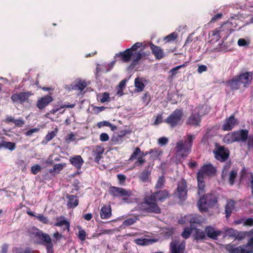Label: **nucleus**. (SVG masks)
<instances>
[{"label":"nucleus","mask_w":253,"mask_h":253,"mask_svg":"<svg viewBox=\"0 0 253 253\" xmlns=\"http://www.w3.org/2000/svg\"><path fill=\"white\" fill-rule=\"evenodd\" d=\"M171 197L169 191L166 189L155 190L150 195H146L141 205V210L146 213L159 214L161 210L157 202L163 203Z\"/></svg>","instance_id":"nucleus-1"},{"label":"nucleus","mask_w":253,"mask_h":253,"mask_svg":"<svg viewBox=\"0 0 253 253\" xmlns=\"http://www.w3.org/2000/svg\"><path fill=\"white\" fill-rule=\"evenodd\" d=\"M253 77V72H246L234 77L229 80L224 84L226 86L229 87L232 91L237 90L240 88L242 84L244 88H247L251 84Z\"/></svg>","instance_id":"nucleus-2"},{"label":"nucleus","mask_w":253,"mask_h":253,"mask_svg":"<svg viewBox=\"0 0 253 253\" xmlns=\"http://www.w3.org/2000/svg\"><path fill=\"white\" fill-rule=\"evenodd\" d=\"M216 173V169L211 164H205L201 167L197 174L198 182V194L200 196L205 192L206 176L211 177L214 176Z\"/></svg>","instance_id":"nucleus-3"},{"label":"nucleus","mask_w":253,"mask_h":253,"mask_svg":"<svg viewBox=\"0 0 253 253\" xmlns=\"http://www.w3.org/2000/svg\"><path fill=\"white\" fill-rule=\"evenodd\" d=\"M195 139L194 135L188 134L184 141L181 140L177 142L175 147L177 153L180 154L182 158L187 157L191 152Z\"/></svg>","instance_id":"nucleus-4"},{"label":"nucleus","mask_w":253,"mask_h":253,"mask_svg":"<svg viewBox=\"0 0 253 253\" xmlns=\"http://www.w3.org/2000/svg\"><path fill=\"white\" fill-rule=\"evenodd\" d=\"M224 248L229 253H253V237L249 239L246 244L237 246L230 243L224 245Z\"/></svg>","instance_id":"nucleus-5"},{"label":"nucleus","mask_w":253,"mask_h":253,"mask_svg":"<svg viewBox=\"0 0 253 253\" xmlns=\"http://www.w3.org/2000/svg\"><path fill=\"white\" fill-rule=\"evenodd\" d=\"M249 131L242 129L226 134L223 138L224 143L229 144L235 142L241 141L245 142L248 139Z\"/></svg>","instance_id":"nucleus-6"},{"label":"nucleus","mask_w":253,"mask_h":253,"mask_svg":"<svg viewBox=\"0 0 253 253\" xmlns=\"http://www.w3.org/2000/svg\"><path fill=\"white\" fill-rule=\"evenodd\" d=\"M217 202V197L212 194H205L202 196L198 202L197 205L199 211L203 213L208 211L209 208L215 206Z\"/></svg>","instance_id":"nucleus-7"},{"label":"nucleus","mask_w":253,"mask_h":253,"mask_svg":"<svg viewBox=\"0 0 253 253\" xmlns=\"http://www.w3.org/2000/svg\"><path fill=\"white\" fill-rule=\"evenodd\" d=\"M183 117V111L181 109H176L165 119L164 122L170 127L174 128L182 125Z\"/></svg>","instance_id":"nucleus-8"},{"label":"nucleus","mask_w":253,"mask_h":253,"mask_svg":"<svg viewBox=\"0 0 253 253\" xmlns=\"http://www.w3.org/2000/svg\"><path fill=\"white\" fill-rule=\"evenodd\" d=\"M35 236L40 240V243L46 247L47 253H54L53 244L50 236L48 234L36 229Z\"/></svg>","instance_id":"nucleus-9"},{"label":"nucleus","mask_w":253,"mask_h":253,"mask_svg":"<svg viewBox=\"0 0 253 253\" xmlns=\"http://www.w3.org/2000/svg\"><path fill=\"white\" fill-rule=\"evenodd\" d=\"M109 193L114 197H123L122 200L125 203L129 202L128 197L131 195L129 190L116 186H111L109 189Z\"/></svg>","instance_id":"nucleus-10"},{"label":"nucleus","mask_w":253,"mask_h":253,"mask_svg":"<svg viewBox=\"0 0 253 253\" xmlns=\"http://www.w3.org/2000/svg\"><path fill=\"white\" fill-rule=\"evenodd\" d=\"M213 153L215 158L221 162H225L229 158L230 154L228 149L218 143L215 144Z\"/></svg>","instance_id":"nucleus-11"},{"label":"nucleus","mask_w":253,"mask_h":253,"mask_svg":"<svg viewBox=\"0 0 253 253\" xmlns=\"http://www.w3.org/2000/svg\"><path fill=\"white\" fill-rule=\"evenodd\" d=\"M176 191L180 201H185L187 199L188 187L186 180L182 178L178 182Z\"/></svg>","instance_id":"nucleus-12"},{"label":"nucleus","mask_w":253,"mask_h":253,"mask_svg":"<svg viewBox=\"0 0 253 253\" xmlns=\"http://www.w3.org/2000/svg\"><path fill=\"white\" fill-rule=\"evenodd\" d=\"M33 94V93L30 91L19 92L12 94L11 99L13 102H18L20 104H23L26 102H28L29 98Z\"/></svg>","instance_id":"nucleus-13"},{"label":"nucleus","mask_w":253,"mask_h":253,"mask_svg":"<svg viewBox=\"0 0 253 253\" xmlns=\"http://www.w3.org/2000/svg\"><path fill=\"white\" fill-rule=\"evenodd\" d=\"M170 253H184L185 251V242H180L178 240L172 241L169 244Z\"/></svg>","instance_id":"nucleus-14"},{"label":"nucleus","mask_w":253,"mask_h":253,"mask_svg":"<svg viewBox=\"0 0 253 253\" xmlns=\"http://www.w3.org/2000/svg\"><path fill=\"white\" fill-rule=\"evenodd\" d=\"M230 25L229 23H223L219 28H216L211 32V36L214 37L216 40H219L221 38L220 35L222 32L227 33L230 31Z\"/></svg>","instance_id":"nucleus-15"},{"label":"nucleus","mask_w":253,"mask_h":253,"mask_svg":"<svg viewBox=\"0 0 253 253\" xmlns=\"http://www.w3.org/2000/svg\"><path fill=\"white\" fill-rule=\"evenodd\" d=\"M237 124H238V120L235 118L234 115H231L225 120V123L222 126V130L224 131L231 130Z\"/></svg>","instance_id":"nucleus-16"},{"label":"nucleus","mask_w":253,"mask_h":253,"mask_svg":"<svg viewBox=\"0 0 253 253\" xmlns=\"http://www.w3.org/2000/svg\"><path fill=\"white\" fill-rule=\"evenodd\" d=\"M149 45L156 59L160 60L165 56L164 51L160 46L156 45L152 42H150Z\"/></svg>","instance_id":"nucleus-17"},{"label":"nucleus","mask_w":253,"mask_h":253,"mask_svg":"<svg viewBox=\"0 0 253 253\" xmlns=\"http://www.w3.org/2000/svg\"><path fill=\"white\" fill-rule=\"evenodd\" d=\"M205 231L209 238L213 240H216L217 237L221 236L222 234V231L220 230L216 229L211 226H206Z\"/></svg>","instance_id":"nucleus-18"},{"label":"nucleus","mask_w":253,"mask_h":253,"mask_svg":"<svg viewBox=\"0 0 253 253\" xmlns=\"http://www.w3.org/2000/svg\"><path fill=\"white\" fill-rule=\"evenodd\" d=\"M53 100L52 97L49 95H46L38 99L36 106L40 110H42L47 106Z\"/></svg>","instance_id":"nucleus-19"},{"label":"nucleus","mask_w":253,"mask_h":253,"mask_svg":"<svg viewBox=\"0 0 253 253\" xmlns=\"http://www.w3.org/2000/svg\"><path fill=\"white\" fill-rule=\"evenodd\" d=\"M201 118L198 113H192L187 119L186 124L187 125L200 126Z\"/></svg>","instance_id":"nucleus-20"},{"label":"nucleus","mask_w":253,"mask_h":253,"mask_svg":"<svg viewBox=\"0 0 253 253\" xmlns=\"http://www.w3.org/2000/svg\"><path fill=\"white\" fill-rule=\"evenodd\" d=\"M132 55V52L128 48H127L125 51L116 54V56L120 57V60L122 62L127 63L131 60Z\"/></svg>","instance_id":"nucleus-21"},{"label":"nucleus","mask_w":253,"mask_h":253,"mask_svg":"<svg viewBox=\"0 0 253 253\" xmlns=\"http://www.w3.org/2000/svg\"><path fill=\"white\" fill-rule=\"evenodd\" d=\"M70 163L78 170L81 169L84 161L80 155H75L69 159Z\"/></svg>","instance_id":"nucleus-22"},{"label":"nucleus","mask_w":253,"mask_h":253,"mask_svg":"<svg viewBox=\"0 0 253 253\" xmlns=\"http://www.w3.org/2000/svg\"><path fill=\"white\" fill-rule=\"evenodd\" d=\"M100 217L102 219H107L112 215V210L110 205H104L100 210Z\"/></svg>","instance_id":"nucleus-23"},{"label":"nucleus","mask_w":253,"mask_h":253,"mask_svg":"<svg viewBox=\"0 0 253 253\" xmlns=\"http://www.w3.org/2000/svg\"><path fill=\"white\" fill-rule=\"evenodd\" d=\"M66 198L68 199L67 205L68 208L74 209L79 205V201L76 196L74 195H67Z\"/></svg>","instance_id":"nucleus-24"},{"label":"nucleus","mask_w":253,"mask_h":253,"mask_svg":"<svg viewBox=\"0 0 253 253\" xmlns=\"http://www.w3.org/2000/svg\"><path fill=\"white\" fill-rule=\"evenodd\" d=\"M141 51L142 50L138 52H132V61L130 65V67L133 68L134 66H135L136 65L138 64L139 61L141 59L143 56V53Z\"/></svg>","instance_id":"nucleus-25"},{"label":"nucleus","mask_w":253,"mask_h":253,"mask_svg":"<svg viewBox=\"0 0 253 253\" xmlns=\"http://www.w3.org/2000/svg\"><path fill=\"white\" fill-rule=\"evenodd\" d=\"M151 170H149V166L146 167L139 176V180L143 182L150 181Z\"/></svg>","instance_id":"nucleus-26"},{"label":"nucleus","mask_w":253,"mask_h":253,"mask_svg":"<svg viewBox=\"0 0 253 253\" xmlns=\"http://www.w3.org/2000/svg\"><path fill=\"white\" fill-rule=\"evenodd\" d=\"M65 225L66 229L68 231L70 229V224L69 221L64 219V217L61 216L56 218V222L54 224V226L58 227H61Z\"/></svg>","instance_id":"nucleus-27"},{"label":"nucleus","mask_w":253,"mask_h":253,"mask_svg":"<svg viewBox=\"0 0 253 253\" xmlns=\"http://www.w3.org/2000/svg\"><path fill=\"white\" fill-rule=\"evenodd\" d=\"M234 207L235 202L234 201L230 200L227 201V204L225 207V211L226 213V216L227 217L230 216Z\"/></svg>","instance_id":"nucleus-28"},{"label":"nucleus","mask_w":253,"mask_h":253,"mask_svg":"<svg viewBox=\"0 0 253 253\" xmlns=\"http://www.w3.org/2000/svg\"><path fill=\"white\" fill-rule=\"evenodd\" d=\"M195 232L194 234V238L196 240H203L206 239V233L205 231H203L201 229H195Z\"/></svg>","instance_id":"nucleus-29"},{"label":"nucleus","mask_w":253,"mask_h":253,"mask_svg":"<svg viewBox=\"0 0 253 253\" xmlns=\"http://www.w3.org/2000/svg\"><path fill=\"white\" fill-rule=\"evenodd\" d=\"M2 147H4L10 151H12L15 149L16 144L14 142L2 140L0 142V149H1Z\"/></svg>","instance_id":"nucleus-30"},{"label":"nucleus","mask_w":253,"mask_h":253,"mask_svg":"<svg viewBox=\"0 0 253 253\" xmlns=\"http://www.w3.org/2000/svg\"><path fill=\"white\" fill-rule=\"evenodd\" d=\"M57 130H53L48 132L42 141V145H46L49 141H51L56 135Z\"/></svg>","instance_id":"nucleus-31"},{"label":"nucleus","mask_w":253,"mask_h":253,"mask_svg":"<svg viewBox=\"0 0 253 253\" xmlns=\"http://www.w3.org/2000/svg\"><path fill=\"white\" fill-rule=\"evenodd\" d=\"M87 86L85 81L80 80L77 81L73 87V89L80 90L82 92Z\"/></svg>","instance_id":"nucleus-32"},{"label":"nucleus","mask_w":253,"mask_h":253,"mask_svg":"<svg viewBox=\"0 0 253 253\" xmlns=\"http://www.w3.org/2000/svg\"><path fill=\"white\" fill-rule=\"evenodd\" d=\"M165 182L166 180L164 176L159 177L157 183L154 187L155 190H162V189L165 187Z\"/></svg>","instance_id":"nucleus-33"},{"label":"nucleus","mask_w":253,"mask_h":253,"mask_svg":"<svg viewBox=\"0 0 253 253\" xmlns=\"http://www.w3.org/2000/svg\"><path fill=\"white\" fill-rule=\"evenodd\" d=\"M140 153H141V149H140V148H139L138 147H135L134 149L133 153H132L129 159H128V161H130V162H132L134 160H137V159H138V158H139L140 157H141Z\"/></svg>","instance_id":"nucleus-34"},{"label":"nucleus","mask_w":253,"mask_h":253,"mask_svg":"<svg viewBox=\"0 0 253 253\" xmlns=\"http://www.w3.org/2000/svg\"><path fill=\"white\" fill-rule=\"evenodd\" d=\"M202 222L201 218L199 216L194 215L189 219L190 227L194 229H195V224H200Z\"/></svg>","instance_id":"nucleus-35"},{"label":"nucleus","mask_w":253,"mask_h":253,"mask_svg":"<svg viewBox=\"0 0 253 253\" xmlns=\"http://www.w3.org/2000/svg\"><path fill=\"white\" fill-rule=\"evenodd\" d=\"M135 86L137 91H141L145 87V84L142 82V79L136 78L134 80Z\"/></svg>","instance_id":"nucleus-36"},{"label":"nucleus","mask_w":253,"mask_h":253,"mask_svg":"<svg viewBox=\"0 0 253 253\" xmlns=\"http://www.w3.org/2000/svg\"><path fill=\"white\" fill-rule=\"evenodd\" d=\"M65 166V164H57L53 166V169L49 170L50 173H59Z\"/></svg>","instance_id":"nucleus-37"},{"label":"nucleus","mask_w":253,"mask_h":253,"mask_svg":"<svg viewBox=\"0 0 253 253\" xmlns=\"http://www.w3.org/2000/svg\"><path fill=\"white\" fill-rule=\"evenodd\" d=\"M237 176V170H232L229 174L228 181L230 185L232 186L234 185L235 180Z\"/></svg>","instance_id":"nucleus-38"},{"label":"nucleus","mask_w":253,"mask_h":253,"mask_svg":"<svg viewBox=\"0 0 253 253\" xmlns=\"http://www.w3.org/2000/svg\"><path fill=\"white\" fill-rule=\"evenodd\" d=\"M151 151H152L151 157L154 160L157 159L163 154V151L159 148L151 149Z\"/></svg>","instance_id":"nucleus-39"},{"label":"nucleus","mask_w":253,"mask_h":253,"mask_svg":"<svg viewBox=\"0 0 253 253\" xmlns=\"http://www.w3.org/2000/svg\"><path fill=\"white\" fill-rule=\"evenodd\" d=\"M75 104H64L61 105L58 108H54L52 110L50 111V112L52 114H55L57 111H59L60 109L64 108H73L75 106Z\"/></svg>","instance_id":"nucleus-40"},{"label":"nucleus","mask_w":253,"mask_h":253,"mask_svg":"<svg viewBox=\"0 0 253 253\" xmlns=\"http://www.w3.org/2000/svg\"><path fill=\"white\" fill-rule=\"evenodd\" d=\"M14 253H33V251L30 248H27L24 250L21 247L15 248L13 250Z\"/></svg>","instance_id":"nucleus-41"},{"label":"nucleus","mask_w":253,"mask_h":253,"mask_svg":"<svg viewBox=\"0 0 253 253\" xmlns=\"http://www.w3.org/2000/svg\"><path fill=\"white\" fill-rule=\"evenodd\" d=\"M136 220L137 218L136 217H129L123 221L122 225L125 226H129L134 223Z\"/></svg>","instance_id":"nucleus-42"},{"label":"nucleus","mask_w":253,"mask_h":253,"mask_svg":"<svg viewBox=\"0 0 253 253\" xmlns=\"http://www.w3.org/2000/svg\"><path fill=\"white\" fill-rule=\"evenodd\" d=\"M193 229H194L192 228L191 227L189 228V227L185 228L181 234L182 237L185 239L188 238L190 237V236L192 233V230H193Z\"/></svg>","instance_id":"nucleus-43"},{"label":"nucleus","mask_w":253,"mask_h":253,"mask_svg":"<svg viewBox=\"0 0 253 253\" xmlns=\"http://www.w3.org/2000/svg\"><path fill=\"white\" fill-rule=\"evenodd\" d=\"M103 153V149H97L95 151L94 153V161L95 162L98 163L102 158V154Z\"/></svg>","instance_id":"nucleus-44"},{"label":"nucleus","mask_w":253,"mask_h":253,"mask_svg":"<svg viewBox=\"0 0 253 253\" xmlns=\"http://www.w3.org/2000/svg\"><path fill=\"white\" fill-rule=\"evenodd\" d=\"M177 37V34L175 32L171 33L164 38V40L166 42L174 41Z\"/></svg>","instance_id":"nucleus-45"},{"label":"nucleus","mask_w":253,"mask_h":253,"mask_svg":"<svg viewBox=\"0 0 253 253\" xmlns=\"http://www.w3.org/2000/svg\"><path fill=\"white\" fill-rule=\"evenodd\" d=\"M79 229L78 238L82 241H84L86 239V234L85 231L82 229L81 227H78Z\"/></svg>","instance_id":"nucleus-46"},{"label":"nucleus","mask_w":253,"mask_h":253,"mask_svg":"<svg viewBox=\"0 0 253 253\" xmlns=\"http://www.w3.org/2000/svg\"><path fill=\"white\" fill-rule=\"evenodd\" d=\"M136 161L135 162L134 165L135 167H140L143 166L144 163L146 162V160L144 158H142V157H140L136 160Z\"/></svg>","instance_id":"nucleus-47"},{"label":"nucleus","mask_w":253,"mask_h":253,"mask_svg":"<svg viewBox=\"0 0 253 253\" xmlns=\"http://www.w3.org/2000/svg\"><path fill=\"white\" fill-rule=\"evenodd\" d=\"M100 102L101 103H105L106 102H110V98L109 93L105 92L103 93L100 97Z\"/></svg>","instance_id":"nucleus-48"},{"label":"nucleus","mask_w":253,"mask_h":253,"mask_svg":"<svg viewBox=\"0 0 253 253\" xmlns=\"http://www.w3.org/2000/svg\"><path fill=\"white\" fill-rule=\"evenodd\" d=\"M187 62H185L184 64L175 67L170 70V72L171 73L172 76L175 75L177 73V71L181 68L185 67L187 66Z\"/></svg>","instance_id":"nucleus-49"},{"label":"nucleus","mask_w":253,"mask_h":253,"mask_svg":"<svg viewBox=\"0 0 253 253\" xmlns=\"http://www.w3.org/2000/svg\"><path fill=\"white\" fill-rule=\"evenodd\" d=\"M25 123V121L22 118L15 119L14 124L17 127H22Z\"/></svg>","instance_id":"nucleus-50"},{"label":"nucleus","mask_w":253,"mask_h":253,"mask_svg":"<svg viewBox=\"0 0 253 253\" xmlns=\"http://www.w3.org/2000/svg\"><path fill=\"white\" fill-rule=\"evenodd\" d=\"M141 46H142V43L137 42L135 43L130 48H129L128 49L131 52H138L137 51L138 48L140 47Z\"/></svg>","instance_id":"nucleus-51"},{"label":"nucleus","mask_w":253,"mask_h":253,"mask_svg":"<svg viewBox=\"0 0 253 253\" xmlns=\"http://www.w3.org/2000/svg\"><path fill=\"white\" fill-rule=\"evenodd\" d=\"M36 218L43 223L47 224L48 223V220L47 218L42 214H40L38 215H37Z\"/></svg>","instance_id":"nucleus-52"},{"label":"nucleus","mask_w":253,"mask_h":253,"mask_svg":"<svg viewBox=\"0 0 253 253\" xmlns=\"http://www.w3.org/2000/svg\"><path fill=\"white\" fill-rule=\"evenodd\" d=\"M41 167L39 165H35L31 167V172L33 174H36L41 170Z\"/></svg>","instance_id":"nucleus-53"},{"label":"nucleus","mask_w":253,"mask_h":253,"mask_svg":"<svg viewBox=\"0 0 253 253\" xmlns=\"http://www.w3.org/2000/svg\"><path fill=\"white\" fill-rule=\"evenodd\" d=\"M238 231L236 230H234L232 228L228 229L226 230V233L228 236L230 237L234 238L235 237L236 234L237 233Z\"/></svg>","instance_id":"nucleus-54"},{"label":"nucleus","mask_w":253,"mask_h":253,"mask_svg":"<svg viewBox=\"0 0 253 253\" xmlns=\"http://www.w3.org/2000/svg\"><path fill=\"white\" fill-rule=\"evenodd\" d=\"M223 17L222 13H219L214 15L211 19L210 23H214L218 20L221 19Z\"/></svg>","instance_id":"nucleus-55"},{"label":"nucleus","mask_w":253,"mask_h":253,"mask_svg":"<svg viewBox=\"0 0 253 253\" xmlns=\"http://www.w3.org/2000/svg\"><path fill=\"white\" fill-rule=\"evenodd\" d=\"M117 177L119 181V184L121 185L124 184L126 178V176L123 174H119L117 175Z\"/></svg>","instance_id":"nucleus-56"},{"label":"nucleus","mask_w":253,"mask_h":253,"mask_svg":"<svg viewBox=\"0 0 253 253\" xmlns=\"http://www.w3.org/2000/svg\"><path fill=\"white\" fill-rule=\"evenodd\" d=\"M40 130L39 128H33L29 129L25 133L26 136H31L34 133L38 132Z\"/></svg>","instance_id":"nucleus-57"},{"label":"nucleus","mask_w":253,"mask_h":253,"mask_svg":"<svg viewBox=\"0 0 253 253\" xmlns=\"http://www.w3.org/2000/svg\"><path fill=\"white\" fill-rule=\"evenodd\" d=\"M100 140L102 142H105L109 139V136L106 133L103 132L100 135Z\"/></svg>","instance_id":"nucleus-58"},{"label":"nucleus","mask_w":253,"mask_h":253,"mask_svg":"<svg viewBox=\"0 0 253 253\" xmlns=\"http://www.w3.org/2000/svg\"><path fill=\"white\" fill-rule=\"evenodd\" d=\"M243 223L244 225L252 226L253 225V218H248L244 221Z\"/></svg>","instance_id":"nucleus-59"},{"label":"nucleus","mask_w":253,"mask_h":253,"mask_svg":"<svg viewBox=\"0 0 253 253\" xmlns=\"http://www.w3.org/2000/svg\"><path fill=\"white\" fill-rule=\"evenodd\" d=\"M168 143V139L166 137H161L159 139V143L162 146L165 145Z\"/></svg>","instance_id":"nucleus-60"},{"label":"nucleus","mask_w":253,"mask_h":253,"mask_svg":"<svg viewBox=\"0 0 253 253\" xmlns=\"http://www.w3.org/2000/svg\"><path fill=\"white\" fill-rule=\"evenodd\" d=\"M208 69L207 67L205 65H201L198 66L197 71L199 73H202L204 72L207 71Z\"/></svg>","instance_id":"nucleus-61"},{"label":"nucleus","mask_w":253,"mask_h":253,"mask_svg":"<svg viewBox=\"0 0 253 253\" xmlns=\"http://www.w3.org/2000/svg\"><path fill=\"white\" fill-rule=\"evenodd\" d=\"M245 234L244 232L238 231V232L236 234V235L235 237V239H238L239 240H243L245 238Z\"/></svg>","instance_id":"nucleus-62"},{"label":"nucleus","mask_w":253,"mask_h":253,"mask_svg":"<svg viewBox=\"0 0 253 253\" xmlns=\"http://www.w3.org/2000/svg\"><path fill=\"white\" fill-rule=\"evenodd\" d=\"M109 124V122H108V121H102V122H100L98 123L97 126L99 128H100V127H103L104 126H108Z\"/></svg>","instance_id":"nucleus-63"},{"label":"nucleus","mask_w":253,"mask_h":253,"mask_svg":"<svg viewBox=\"0 0 253 253\" xmlns=\"http://www.w3.org/2000/svg\"><path fill=\"white\" fill-rule=\"evenodd\" d=\"M248 147L249 149L253 148V135L248 139Z\"/></svg>","instance_id":"nucleus-64"}]
</instances>
